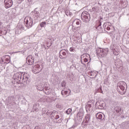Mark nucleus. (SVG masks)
<instances>
[{
  "label": "nucleus",
  "mask_w": 129,
  "mask_h": 129,
  "mask_svg": "<svg viewBox=\"0 0 129 129\" xmlns=\"http://www.w3.org/2000/svg\"><path fill=\"white\" fill-rule=\"evenodd\" d=\"M30 76L26 73H16L14 75V79L18 84L27 83Z\"/></svg>",
  "instance_id": "1"
},
{
  "label": "nucleus",
  "mask_w": 129,
  "mask_h": 129,
  "mask_svg": "<svg viewBox=\"0 0 129 129\" xmlns=\"http://www.w3.org/2000/svg\"><path fill=\"white\" fill-rule=\"evenodd\" d=\"M96 53L97 56L100 57V58L105 57L108 54V48H98L96 50Z\"/></svg>",
  "instance_id": "2"
},
{
  "label": "nucleus",
  "mask_w": 129,
  "mask_h": 129,
  "mask_svg": "<svg viewBox=\"0 0 129 129\" xmlns=\"http://www.w3.org/2000/svg\"><path fill=\"white\" fill-rule=\"evenodd\" d=\"M24 25L28 29H30L33 26V19L31 17L27 16L25 18Z\"/></svg>",
  "instance_id": "3"
},
{
  "label": "nucleus",
  "mask_w": 129,
  "mask_h": 129,
  "mask_svg": "<svg viewBox=\"0 0 129 129\" xmlns=\"http://www.w3.org/2000/svg\"><path fill=\"white\" fill-rule=\"evenodd\" d=\"M81 19L83 22H85V23H88V22L90 21V15H89V13L86 11L82 12L81 14Z\"/></svg>",
  "instance_id": "4"
},
{
  "label": "nucleus",
  "mask_w": 129,
  "mask_h": 129,
  "mask_svg": "<svg viewBox=\"0 0 129 129\" xmlns=\"http://www.w3.org/2000/svg\"><path fill=\"white\" fill-rule=\"evenodd\" d=\"M32 72H33L35 74H37L38 73H40V72L42 71L43 68L39 66V64H36L32 68Z\"/></svg>",
  "instance_id": "5"
},
{
  "label": "nucleus",
  "mask_w": 129,
  "mask_h": 129,
  "mask_svg": "<svg viewBox=\"0 0 129 129\" xmlns=\"http://www.w3.org/2000/svg\"><path fill=\"white\" fill-rule=\"evenodd\" d=\"M22 30H24V26L22 24H19L16 29L15 34H19L22 33Z\"/></svg>",
  "instance_id": "6"
},
{
  "label": "nucleus",
  "mask_w": 129,
  "mask_h": 129,
  "mask_svg": "<svg viewBox=\"0 0 129 129\" xmlns=\"http://www.w3.org/2000/svg\"><path fill=\"white\" fill-rule=\"evenodd\" d=\"M4 4L5 5L6 9H9L13 6V1L12 0H5Z\"/></svg>",
  "instance_id": "7"
},
{
  "label": "nucleus",
  "mask_w": 129,
  "mask_h": 129,
  "mask_svg": "<svg viewBox=\"0 0 129 129\" xmlns=\"http://www.w3.org/2000/svg\"><path fill=\"white\" fill-rule=\"evenodd\" d=\"M93 107V103L90 101L88 102L87 104L86 105V111H88V110L89 111L92 110Z\"/></svg>",
  "instance_id": "8"
},
{
  "label": "nucleus",
  "mask_w": 129,
  "mask_h": 129,
  "mask_svg": "<svg viewBox=\"0 0 129 129\" xmlns=\"http://www.w3.org/2000/svg\"><path fill=\"white\" fill-rule=\"evenodd\" d=\"M96 116L98 119H100V120H105V115L104 114L102 115L101 113L99 112L96 113Z\"/></svg>",
  "instance_id": "9"
},
{
  "label": "nucleus",
  "mask_w": 129,
  "mask_h": 129,
  "mask_svg": "<svg viewBox=\"0 0 129 129\" xmlns=\"http://www.w3.org/2000/svg\"><path fill=\"white\" fill-rule=\"evenodd\" d=\"M125 84H126L125 82H119L118 83L117 88H119L122 91H123L124 90V86L123 85H125Z\"/></svg>",
  "instance_id": "10"
},
{
  "label": "nucleus",
  "mask_w": 129,
  "mask_h": 129,
  "mask_svg": "<svg viewBox=\"0 0 129 129\" xmlns=\"http://www.w3.org/2000/svg\"><path fill=\"white\" fill-rule=\"evenodd\" d=\"M27 61H28V64L29 65H33V64H34V57L30 55L29 56L27 57Z\"/></svg>",
  "instance_id": "11"
},
{
  "label": "nucleus",
  "mask_w": 129,
  "mask_h": 129,
  "mask_svg": "<svg viewBox=\"0 0 129 129\" xmlns=\"http://www.w3.org/2000/svg\"><path fill=\"white\" fill-rule=\"evenodd\" d=\"M33 18L34 20H38L40 18V13L37 11H34L32 12Z\"/></svg>",
  "instance_id": "12"
},
{
  "label": "nucleus",
  "mask_w": 129,
  "mask_h": 129,
  "mask_svg": "<svg viewBox=\"0 0 129 129\" xmlns=\"http://www.w3.org/2000/svg\"><path fill=\"white\" fill-rule=\"evenodd\" d=\"M84 115V114H83V113L81 112H79L77 115L78 120H79V121H81V120H82V118H83Z\"/></svg>",
  "instance_id": "13"
},
{
  "label": "nucleus",
  "mask_w": 129,
  "mask_h": 129,
  "mask_svg": "<svg viewBox=\"0 0 129 129\" xmlns=\"http://www.w3.org/2000/svg\"><path fill=\"white\" fill-rule=\"evenodd\" d=\"M90 120V114H87L85 116V118L84 119V121L86 122V123H88L89 122Z\"/></svg>",
  "instance_id": "14"
},
{
  "label": "nucleus",
  "mask_w": 129,
  "mask_h": 129,
  "mask_svg": "<svg viewBox=\"0 0 129 129\" xmlns=\"http://www.w3.org/2000/svg\"><path fill=\"white\" fill-rule=\"evenodd\" d=\"M113 53L114 55L117 56L119 54V48L116 47L114 50H113Z\"/></svg>",
  "instance_id": "15"
},
{
  "label": "nucleus",
  "mask_w": 129,
  "mask_h": 129,
  "mask_svg": "<svg viewBox=\"0 0 129 129\" xmlns=\"http://www.w3.org/2000/svg\"><path fill=\"white\" fill-rule=\"evenodd\" d=\"M73 24L74 25H81V22L80 21V20L78 19H75L74 21Z\"/></svg>",
  "instance_id": "16"
},
{
  "label": "nucleus",
  "mask_w": 129,
  "mask_h": 129,
  "mask_svg": "<svg viewBox=\"0 0 129 129\" xmlns=\"http://www.w3.org/2000/svg\"><path fill=\"white\" fill-rule=\"evenodd\" d=\"M81 62L82 64H83V65H85V63L88 62V59L86 58H82V57H81Z\"/></svg>",
  "instance_id": "17"
},
{
  "label": "nucleus",
  "mask_w": 129,
  "mask_h": 129,
  "mask_svg": "<svg viewBox=\"0 0 129 129\" xmlns=\"http://www.w3.org/2000/svg\"><path fill=\"white\" fill-rule=\"evenodd\" d=\"M114 110H115L117 113H119L121 111V108L118 106H117L115 107Z\"/></svg>",
  "instance_id": "18"
},
{
  "label": "nucleus",
  "mask_w": 129,
  "mask_h": 129,
  "mask_svg": "<svg viewBox=\"0 0 129 129\" xmlns=\"http://www.w3.org/2000/svg\"><path fill=\"white\" fill-rule=\"evenodd\" d=\"M97 29L98 30L99 33H102L103 32V29H102V27H101V22L99 23V25L97 27Z\"/></svg>",
  "instance_id": "19"
},
{
  "label": "nucleus",
  "mask_w": 129,
  "mask_h": 129,
  "mask_svg": "<svg viewBox=\"0 0 129 129\" xmlns=\"http://www.w3.org/2000/svg\"><path fill=\"white\" fill-rule=\"evenodd\" d=\"M96 104L98 106H100V107H104L105 105L104 103H100L99 102H97Z\"/></svg>",
  "instance_id": "20"
},
{
  "label": "nucleus",
  "mask_w": 129,
  "mask_h": 129,
  "mask_svg": "<svg viewBox=\"0 0 129 129\" xmlns=\"http://www.w3.org/2000/svg\"><path fill=\"white\" fill-rule=\"evenodd\" d=\"M39 104H35L34 105L33 108L35 109V111L38 112L39 110Z\"/></svg>",
  "instance_id": "21"
},
{
  "label": "nucleus",
  "mask_w": 129,
  "mask_h": 129,
  "mask_svg": "<svg viewBox=\"0 0 129 129\" xmlns=\"http://www.w3.org/2000/svg\"><path fill=\"white\" fill-rule=\"evenodd\" d=\"M68 91H69V92H70V90H69L68 91L65 90H62L61 91V94L62 95H63L64 94H65L66 95H67V94H68Z\"/></svg>",
  "instance_id": "22"
},
{
  "label": "nucleus",
  "mask_w": 129,
  "mask_h": 129,
  "mask_svg": "<svg viewBox=\"0 0 129 129\" xmlns=\"http://www.w3.org/2000/svg\"><path fill=\"white\" fill-rule=\"evenodd\" d=\"M110 49L114 51L116 48V45L114 44H111L110 46Z\"/></svg>",
  "instance_id": "23"
},
{
  "label": "nucleus",
  "mask_w": 129,
  "mask_h": 129,
  "mask_svg": "<svg viewBox=\"0 0 129 129\" xmlns=\"http://www.w3.org/2000/svg\"><path fill=\"white\" fill-rule=\"evenodd\" d=\"M72 112V109L71 108H69L66 111L67 114H70Z\"/></svg>",
  "instance_id": "24"
},
{
  "label": "nucleus",
  "mask_w": 129,
  "mask_h": 129,
  "mask_svg": "<svg viewBox=\"0 0 129 129\" xmlns=\"http://www.w3.org/2000/svg\"><path fill=\"white\" fill-rule=\"evenodd\" d=\"M4 58H6V62H9L10 61V59H9V58H10V55H5Z\"/></svg>",
  "instance_id": "25"
},
{
  "label": "nucleus",
  "mask_w": 129,
  "mask_h": 129,
  "mask_svg": "<svg viewBox=\"0 0 129 129\" xmlns=\"http://www.w3.org/2000/svg\"><path fill=\"white\" fill-rule=\"evenodd\" d=\"M45 26H46V22H41L40 23V27L41 28H43V27H45Z\"/></svg>",
  "instance_id": "26"
},
{
  "label": "nucleus",
  "mask_w": 129,
  "mask_h": 129,
  "mask_svg": "<svg viewBox=\"0 0 129 129\" xmlns=\"http://www.w3.org/2000/svg\"><path fill=\"white\" fill-rule=\"evenodd\" d=\"M61 86L62 87H65V86H66V83L64 81H63L61 82Z\"/></svg>",
  "instance_id": "27"
},
{
  "label": "nucleus",
  "mask_w": 129,
  "mask_h": 129,
  "mask_svg": "<svg viewBox=\"0 0 129 129\" xmlns=\"http://www.w3.org/2000/svg\"><path fill=\"white\" fill-rule=\"evenodd\" d=\"M70 52H75V48L74 47H71L70 48Z\"/></svg>",
  "instance_id": "28"
},
{
  "label": "nucleus",
  "mask_w": 129,
  "mask_h": 129,
  "mask_svg": "<svg viewBox=\"0 0 129 129\" xmlns=\"http://www.w3.org/2000/svg\"><path fill=\"white\" fill-rule=\"evenodd\" d=\"M56 107L57 108H59L60 109H61V108H62V106L60 105V104H57L56 105Z\"/></svg>",
  "instance_id": "29"
},
{
  "label": "nucleus",
  "mask_w": 129,
  "mask_h": 129,
  "mask_svg": "<svg viewBox=\"0 0 129 129\" xmlns=\"http://www.w3.org/2000/svg\"><path fill=\"white\" fill-rule=\"evenodd\" d=\"M87 123L85 122V121H83L82 123V125H83V126H86V125H87Z\"/></svg>",
  "instance_id": "30"
},
{
  "label": "nucleus",
  "mask_w": 129,
  "mask_h": 129,
  "mask_svg": "<svg viewBox=\"0 0 129 129\" xmlns=\"http://www.w3.org/2000/svg\"><path fill=\"white\" fill-rule=\"evenodd\" d=\"M38 90H39V91H43V90H44V87L42 86L40 88H38Z\"/></svg>",
  "instance_id": "31"
},
{
  "label": "nucleus",
  "mask_w": 129,
  "mask_h": 129,
  "mask_svg": "<svg viewBox=\"0 0 129 129\" xmlns=\"http://www.w3.org/2000/svg\"><path fill=\"white\" fill-rule=\"evenodd\" d=\"M27 45H28V46H27V49H30L32 47V44L31 43H29Z\"/></svg>",
  "instance_id": "32"
},
{
  "label": "nucleus",
  "mask_w": 129,
  "mask_h": 129,
  "mask_svg": "<svg viewBox=\"0 0 129 129\" xmlns=\"http://www.w3.org/2000/svg\"><path fill=\"white\" fill-rule=\"evenodd\" d=\"M59 117H60V116H59V115H56L55 119H58Z\"/></svg>",
  "instance_id": "33"
},
{
  "label": "nucleus",
  "mask_w": 129,
  "mask_h": 129,
  "mask_svg": "<svg viewBox=\"0 0 129 129\" xmlns=\"http://www.w3.org/2000/svg\"><path fill=\"white\" fill-rule=\"evenodd\" d=\"M73 32H74V33H76V28H74L73 29Z\"/></svg>",
  "instance_id": "34"
},
{
  "label": "nucleus",
  "mask_w": 129,
  "mask_h": 129,
  "mask_svg": "<svg viewBox=\"0 0 129 129\" xmlns=\"http://www.w3.org/2000/svg\"><path fill=\"white\" fill-rule=\"evenodd\" d=\"M106 30H107V31H109V30H110V27H107V28H106Z\"/></svg>",
  "instance_id": "35"
},
{
  "label": "nucleus",
  "mask_w": 129,
  "mask_h": 129,
  "mask_svg": "<svg viewBox=\"0 0 129 129\" xmlns=\"http://www.w3.org/2000/svg\"><path fill=\"white\" fill-rule=\"evenodd\" d=\"M62 55H63V56H66V52H62Z\"/></svg>",
  "instance_id": "36"
},
{
  "label": "nucleus",
  "mask_w": 129,
  "mask_h": 129,
  "mask_svg": "<svg viewBox=\"0 0 129 129\" xmlns=\"http://www.w3.org/2000/svg\"><path fill=\"white\" fill-rule=\"evenodd\" d=\"M51 31H55V28H54V27H51Z\"/></svg>",
  "instance_id": "37"
},
{
  "label": "nucleus",
  "mask_w": 129,
  "mask_h": 129,
  "mask_svg": "<svg viewBox=\"0 0 129 129\" xmlns=\"http://www.w3.org/2000/svg\"><path fill=\"white\" fill-rule=\"evenodd\" d=\"M105 27H106V24L105 23V24H104V25H103V28H104V29H105Z\"/></svg>",
  "instance_id": "38"
},
{
  "label": "nucleus",
  "mask_w": 129,
  "mask_h": 129,
  "mask_svg": "<svg viewBox=\"0 0 129 129\" xmlns=\"http://www.w3.org/2000/svg\"><path fill=\"white\" fill-rule=\"evenodd\" d=\"M25 39H27L28 40H30V37L28 36L25 37Z\"/></svg>",
  "instance_id": "39"
},
{
  "label": "nucleus",
  "mask_w": 129,
  "mask_h": 129,
  "mask_svg": "<svg viewBox=\"0 0 129 129\" xmlns=\"http://www.w3.org/2000/svg\"><path fill=\"white\" fill-rule=\"evenodd\" d=\"M93 74H93V72H91V76H92V75H93V76H94V75H93Z\"/></svg>",
  "instance_id": "40"
},
{
  "label": "nucleus",
  "mask_w": 129,
  "mask_h": 129,
  "mask_svg": "<svg viewBox=\"0 0 129 129\" xmlns=\"http://www.w3.org/2000/svg\"><path fill=\"white\" fill-rule=\"evenodd\" d=\"M46 112V110H45L44 109L42 110V113H45Z\"/></svg>",
  "instance_id": "41"
},
{
  "label": "nucleus",
  "mask_w": 129,
  "mask_h": 129,
  "mask_svg": "<svg viewBox=\"0 0 129 129\" xmlns=\"http://www.w3.org/2000/svg\"><path fill=\"white\" fill-rule=\"evenodd\" d=\"M72 127L73 128H74V127H76V125H73L72 126Z\"/></svg>",
  "instance_id": "42"
},
{
  "label": "nucleus",
  "mask_w": 129,
  "mask_h": 129,
  "mask_svg": "<svg viewBox=\"0 0 129 129\" xmlns=\"http://www.w3.org/2000/svg\"><path fill=\"white\" fill-rule=\"evenodd\" d=\"M70 56H71V57H73V54H71L70 55Z\"/></svg>",
  "instance_id": "43"
},
{
  "label": "nucleus",
  "mask_w": 129,
  "mask_h": 129,
  "mask_svg": "<svg viewBox=\"0 0 129 129\" xmlns=\"http://www.w3.org/2000/svg\"><path fill=\"white\" fill-rule=\"evenodd\" d=\"M78 43H81V41L79 40V41H78Z\"/></svg>",
  "instance_id": "44"
},
{
  "label": "nucleus",
  "mask_w": 129,
  "mask_h": 129,
  "mask_svg": "<svg viewBox=\"0 0 129 129\" xmlns=\"http://www.w3.org/2000/svg\"><path fill=\"white\" fill-rule=\"evenodd\" d=\"M18 1H19L20 2H23V1L24 0H18Z\"/></svg>",
  "instance_id": "45"
},
{
  "label": "nucleus",
  "mask_w": 129,
  "mask_h": 129,
  "mask_svg": "<svg viewBox=\"0 0 129 129\" xmlns=\"http://www.w3.org/2000/svg\"><path fill=\"white\" fill-rule=\"evenodd\" d=\"M16 53H19V51H17Z\"/></svg>",
  "instance_id": "46"
},
{
  "label": "nucleus",
  "mask_w": 129,
  "mask_h": 129,
  "mask_svg": "<svg viewBox=\"0 0 129 129\" xmlns=\"http://www.w3.org/2000/svg\"><path fill=\"white\" fill-rule=\"evenodd\" d=\"M47 112V113H50V112H48V111Z\"/></svg>",
  "instance_id": "47"
},
{
  "label": "nucleus",
  "mask_w": 129,
  "mask_h": 129,
  "mask_svg": "<svg viewBox=\"0 0 129 129\" xmlns=\"http://www.w3.org/2000/svg\"><path fill=\"white\" fill-rule=\"evenodd\" d=\"M2 62H4V60H2Z\"/></svg>",
  "instance_id": "48"
}]
</instances>
